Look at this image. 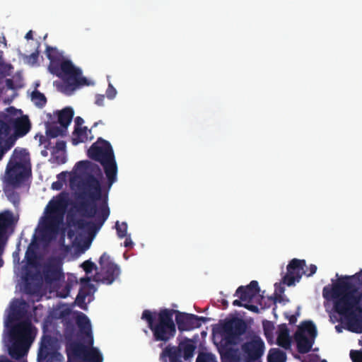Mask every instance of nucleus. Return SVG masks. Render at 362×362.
Instances as JSON below:
<instances>
[{
	"label": "nucleus",
	"instance_id": "79ce46f5",
	"mask_svg": "<svg viewBox=\"0 0 362 362\" xmlns=\"http://www.w3.org/2000/svg\"><path fill=\"white\" fill-rule=\"evenodd\" d=\"M12 313L16 317H21L24 315L25 310L19 306H13L12 308Z\"/></svg>",
	"mask_w": 362,
	"mask_h": 362
},
{
	"label": "nucleus",
	"instance_id": "69168bd1",
	"mask_svg": "<svg viewBox=\"0 0 362 362\" xmlns=\"http://www.w3.org/2000/svg\"><path fill=\"white\" fill-rule=\"evenodd\" d=\"M279 291H280V293H283L284 291V288H280Z\"/></svg>",
	"mask_w": 362,
	"mask_h": 362
},
{
	"label": "nucleus",
	"instance_id": "f704fd0d",
	"mask_svg": "<svg viewBox=\"0 0 362 362\" xmlns=\"http://www.w3.org/2000/svg\"><path fill=\"white\" fill-rule=\"evenodd\" d=\"M196 362H217L214 355L210 353H200Z\"/></svg>",
	"mask_w": 362,
	"mask_h": 362
},
{
	"label": "nucleus",
	"instance_id": "a18cd8bd",
	"mask_svg": "<svg viewBox=\"0 0 362 362\" xmlns=\"http://www.w3.org/2000/svg\"><path fill=\"white\" fill-rule=\"evenodd\" d=\"M317 271V267L315 264H310L305 272V275L307 276H313Z\"/></svg>",
	"mask_w": 362,
	"mask_h": 362
},
{
	"label": "nucleus",
	"instance_id": "f03ea898",
	"mask_svg": "<svg viewBox=\"0 0 362 362\" xmlns=\"http://www.w3.org/2000/svg\"><path fill=\"white\" fill-rule=\"evenodd\" d=\"M195 315L181 313L174 309L163 308L158 312L144 310L141 319L147 322L155 341L167 343L176 334V325L180 332L199 328Z\"/></svg>",
	"mask_w": 362,
	"mask_h": 362
},
{
	"label": "nucleus",
	"instance_id": "1a4fd4ad",
	"mask_svg": "<svg viewBox=\"0 0 362 362\" xmlns=\"http://www.w3.org/2000/svg\"><path fill=\"white\" fill-rule=\"evenodd\" d=\"M56 69L51 74L62 78L69 90H74L78 87L90 85L88 79L82 76L81 69L76 67L70 60L62 61Z\"/></svg>",
	"mask_w": 362,
	"mask_h": 362
},
{
	"label": "nucleus",
	"instance_id": "a211bd4d",
	"mask_svg": "<svg viewBox=\"0 0 362 362\" xmlns=\"http://www.w3.org/2000/svg\"><path fill=\"white\" fill-rule=\"evenodd\" d=\"M294 339L297 345V350L300 354L308 353L314 344L315 338L308 337L300 332H296Z\"/></svg>",
	"mask_w": 362,
	"mask_h": 362
},
{
	"label": "nucleus",
	"instance_id": "09e8293b",
	"mask_svg": "<svg viewBox=\"0 0 362 362\" xmlns=\"http://www.w3.org/2000/svg\"><path fill=\"white\" fill-rule=\"evenodd\" d=\"M54 159L58 164H63L66 160V157L64 154L61 156H54Z\"/></svg>",
	"mask_w": 362,
	"mask_h": 362
},
{
	"label": "nucleus",
	"instance_id": "de8ad7c7",
	"mask_svg": "<svg viewBox=\"0 0 362 362\" xmlns=\"http://www.w3.org/2000/svg\"><path fill=\"white\" fill-rule=\"evenodd\" d=\"M105 95H95V104L98 106L104 105Z\"/></svg>",
	"mask_w": 362,
	"mask_h": 362
},
{
	"label": "nucleus",
	"instance_id": "a19ab883",
	"mask_svg": "<svg viewBox=\"0 0 362 362\" xmlns=\"http://www.w3.org/2000/svg\"><path fill=\"white\" fill-rule=\"evenodd\" d=\"M117 94L116 89L113 87L112 84H109L107 90H106V95L109 99H113Z\"/></svg>",
	"mask_w": 362,
	"mask_h": 362
},
{
	"label": "nucleus",
	"instance_id": "bb28decb",
	"mask_svg": "<svg viewBox=\"0 0 362 362\" xmlns=\"http://www.w3.org/2000/svg\"><path fill=\"white\" fill-rule=\"evenodd\" d=\"M46 135L48 138H56L59 136L66 134L67 129L64 127H59L55 123H46Z\"/></svg>",
	"mask_w": 362,
	"mask_h": 362
},
{
	"label": "nucleus",
	"instance_id": "864d4df0",
	"mask_svg": "<svg viewBox=\"0 0 362 362\" xmlns=\"http://www.w3.org/2000/svg\"><path fill=\"white\" fill-rule=\"evenodd\" d=\"M245 308L248 309L249 310L255 312V313H258L259 312V308H257V306L254 305H247V304H245Z\"/></svg>",
	"mask_w": 362,
	"mask_h": 362
},
{
	"label": "nucleus",
	"instance_id": "c9c22d12",
	"mask_svg": "<svg viewBox=\"0 0 362 362\" xmlns=\"http://www.w3.org/2000/svg\"><path fill=\"white\" fill-rule=\"evenodd\" d=\"M117 234L119 238H123L127 236V224L126 222L119 223V221L116 222L115 225Z\"/></svg>",
	"mask_w": 362,
	"mask_h": 362
},
{
	"label": "nucleus",
	"instance_id": "7ed1b4c3",
	"mask_svg": "<svg viewBox=\"0 0 362 362\" xmlns=\"http://www.w3.org/2000/svg\"><path fill=\"white\" fill-rule=\"evenodd\" d=\"M247 329L246 322L239 317L227 320L220 325L218 332L221 340L217 347L222 362L240 361L238 350L233 346L238 345L242 341V336L245 334Z\"/></svg>",
	"mask_w": 362,
	"mask_h": 362
},
{
	"label": "nucleus",
	"instance_id": "39448f33",
	"mask_svg": "<svg viewBox=\"0 0 362 362\" xmlns=\"http://www.w3.org/2000/svg\"><path fill=\"white\" fill-rule=\"evenodd\" d=\"M80 210L85 212L87 217H95V222L88 221L83 218L76 220L74 225L80 230L89 235L95 234L110 215V209L107 203L103 204L98 209L96 203L84 202L80 204Z\"/></svg>",
	"mask_w": 362,
	"mask_h": 362
},
{
	"label": "nucleus",
	"instance_id": "37998d69",
	"mask_svg": "<svg viewBox=\"0 0 362 362\" xmlns=\"http://www.w3.org/2000/svg\"><path fill=\"white\" fill-rule=\"evenodd\" d=\"M55 150L53 151V154L56 153V151H64L66 148V142L64 141H58L56 143Z\"/></svg>",
	"mask_w": 362,
	"mask_h": 362
},
{
	"label": "nucleus",
	"instance_id": "338daca9",
	"mask_svg": "<svg viewBox=\"0 0 362 362\" xmlns=\"http://www.w3.org/2000/svg\"><path fill=\"white\" fill-rule=\"evenodd\" d=\"M98 124V122H95L94 124H93V127H96Z\"/></svg>",
	"mask_w": 362,
	"mask_h": 362
},
{
	"label": "nucleus",
	"instance_id": "9b49d317",
	"mask_svg": "<svg viewBox=\"0 0 362 362\" xmlns=\"http://www.w3.org/2000/svg\"><path fill=\"white\" fill-rule=\"evenodd\" d=\"M265 344L262 339L253 333L250 338L241 344L240 351L245 362H254L259 360L264 354Z\"/></svg>",
	"mask_w": 362,
	"mask_h": 362
},
{
	"label": "nucleus",
	"instance_id": "cd10ccee",
	"mask_svg": "<svg viewBox=\"0 0 362 362\" xmlns=\"http://www.w3.org/2000/svg\"><path fill=\"white\" fill-rule=\"evenodd\" d=\"M296 332H300L303 334H308L309 337L315 338L317 336V328L312 321H304L299 325Z\"/></svg>",
	"mask_w": 362,
	"mask_h": 362
},
{
	"label": "nucleus",
	"instance_id": "412c9836",
	"mask_svg": "<svg viewBox=\"0 0 362 362\" xmlns=\"http://www.w3.org/2000/svg\"><path fill=\"white\" fill-rule=\"evenodd\" d=\"M277 344L284 349H288L291 346V338L289 330L287 325L284 323L278 327V335L276 339Z\"/></svg>",
	"mask_w": 362,
	"mask_h": 362
},
{
	"label": "nucleus",
	"instance_id": "0eeeda50",
	"mask_svg": "<svg viewBox=\"0 0 362 362\" xmlns=\"http://www.w3.org/2000/svg\"><path fill=\"white\" fill-rule=\"evenodd\" d=\"M28 158L26 149L16 148L6 166L7 182L13 187H18L29 175L30 170L24 163Z\"/></svg>",
	"mask_w": 362,
	"mask_h": 362
},
{
	"label": "nucleus",
	"instance_id": "2eb2a0df",
	"mask_svg": "<svg viewBox=\"0 0 362 362\" xmlns=\"http://www.w3.org/2000/svg\"><path fill=\"white\" fill-rule=\"evenodd\" d=\"M305 267V259L296 258L291 259L287 265V272L282 278V283L288 286H293L296 282H298L303 274H305L304 270Z\"/></svg>",
	"mask_w": 362,
	"mask_h": 362
},
{
	"label": "nucleus",
	"instance_id": "ea45409f",
	"mask_svg": "<svg viewBox=\"0 0 362 362\" xmlns=\"http://www.w3.org/2000/svg\"><path fill=\"white\" fill-rule=\"evenodd\" d=\"M81 267L83 269L85 272L88 274H90L93 270L96 269V265L90 260H86L81 264Z\"/></svg>",
	"mask_w": 362,
	"mask_h": 362
},
{
	"label": "nucleus",
	"instance_id": "3c124183",
	"mask_svg": "<svg viewBox=\"0 0 362 362\" xmlns=\"http://www.w3.org/2000/svg\"><path fill=\"white\" fill-rule=\"evenodd\" d=\"M75 127H81V125L83 124V119L79 116L76 117L74 120Z\"/></svg>",
	"mask_w": 362,
	"mask_h": 362
},
{
	"label": "nucleus",
	"instance_id": "a878e982",
	"mask_svg": "<svg viewBox=\"0 0 362 362\" xmlns=\"http://www.w3.org/2000/svg\"><path fill=\"white\" fill-rule=\"evenodd\" d=\"M13 223V215L9 211H5L0 214V239H1L7 232L8 228ZM1 240H0L1 241Z\"/></svg>",
	"mask_w": 362,
	"mask_h": 362
},
{
	"label": "nucleus",
	"instance_id": "680f3d73",
	"mask_svg": "<svg viewBox=\"0 0 362 362\" xmlns=\"http://www.w3.org/2000/svg\"><path fill=\"white\" fill-rule=\"evenodd\" d=\"M65 176H66L65 173L62 172V173H59V174L57 175V177H58V179H59V180H61V179H62V178H64V177H65Z\"/></svg>",
	"mask_w": 362,
	"mask_h": 362
},
{
	"label": "nucleus",
	"instance_id": "7c9ffc66",
	"mask_svg": "<svg viewBox=\"0 0 362 362\" xmlns=\"http://www.w3.org/2000/svg\"><path fill=\"white\" fill-rule=\"evenodd\" d=\"M31 100L35 105L39 107H44L47 103L45 95L38 90L33 91L31 94Z\"/></svg>",
	"mask_w": 362,
	"mask_h": 362
},
{
	"label": "nucleus",
	"instance_id": "e433bc0d",
	"mask_svg": "<svg viewBox=\"0 0 362 362\" xmlns=\"http://www.w3.org/2000/svg\"><path fill=\"white\" fill-rule=\"evenodd\" d=\"M88 296V293L84 291L83 288H81L77 294L76 298V303L78 306L81 308H84L85 300L86 296Z\"/></svg>",
	"mask_w": 362,
	"mask_h": 362
},
{
	"label": "nucleus",
	"instance_id": "052dcab7",
	"mask_svg": "<svg viewBox=\"0 0 362 362\" xmlns=\"http://www.w3.org/2000/svg\"><path fill=\"white\" fill-rule=\"evenodd\" d=\"M8 198L11 199L12 197H13L14 198H17L18 199V195L17 193L16 192H13L12 194H9L8 195Z\"/></svg>",
	"mask_w": 362,
	"mask_h": 362
},
{
	"label": "nucleus",
	"instance_id": "4be33fe9",
	"mask_svg": "<svg viewBox=\"0 0 362 362\" xmlns=\"http://www.w3.org/2000/svg\"><path fill=\"white\" fill-rule=\"evenodd\" d=\"M13 127L17 136H25L30 129V122L28 117L17 118L13 121Z\"/></svg>",
	"mask_w": 362,
	"mask_h": 362
},
{
	"label": "nucleus",
	"instance_id": "13d9d810",
	"mask_svg": "<svg viewBox=\"0 0 362 362\" xmlns=\"http://www.w3.org/2000/svg\"><path fill=\"white\" fill-rule=\"evenodd\" d=\"M25 38L27 39V40H32L33 38V31L32 30H29L25 36Z\"/></svg>",
	"mask_w": 362,
	"mask_h": 362
},
{
	"label": "nucleus",
	"instance_id": "603ef678",
	"mask_svg": "<svg viewBox=\"0 0 362 362\" xmlns=\"http://www.w3.org/2000/svg\"><path fill=\"white\" fill-rule=\"evenodd\" d=\"M38 56H39V52L37 50H36L35 52L32 53L30 55V59L32 60L33 63H35L37 61Z\"/></svg>",
	"mask_w": 362,
	"mask_h": 362
},
{
	"label": "nucleus",
	"instance_id": "9d476101",
	"mask_svg": "<svg viewBox=\"0 0 362 362\" xmlns=\"http://www.w3.org/2000/svg\"><path fill=\"white\" fill-rule=\"evenodd\" d=\"M99 264L100 271L95 273L93 280L107 285L112 284L120 274L119 266L111 261L110 257L106 252L100 256Z\"/></svg>",
	"mask_w": 362,
	"mask_h": 362
},
{
	"label": "nucleus",
	"instance_id": "393cba45",
	"mask_svg": "<svg viewBox=\"0 0 362 362\" xmlns=\"http://www.w3.org/2000/svg\"><path fill=\"white\" fill-rule=\"evenodd\" d=\"M27 351L28 348L20 341L13 342L8 349V354L16 360L23 358L27 354Z\"/></svg>",
	"mask_w": 362,
	"mask_h": 362
},
{
	"label": "nucleus",
	"instance_id": "e2e57ef3",
	"mask_svg": "<svg viewBox=\"0 0 362 362\" xmlns=\"http://www.w3.org/2000/svg\"><path fill=\"white\" fill-rule=\"evenodd\" d=\"M222 304L225 306V308H226L228 305V301L226 300H223Z\"/></svg>",
	"mask_w": 362,
	"mask_h": 362
},
{
	"label": "nucleus",
	"instance_id": "774afa93",
	"mask_svg": "<svg viewBox=\"0 0 362 362\" xmlns=\"http://www.w3.org/2000/svg\"><path fill=\"white\" fill-rule=\"evenodd\" d=\"M320 362H327L325 359L320 361Z\"/></svg>",
	"mask_w": 362,
	"mask_h": 362
},
{
	"label": "nucleus",
	"instance_id": "5701e85b",
	"mask_svg": "<svg viewBox=\"0 0 362 362\" xmlns=\"http://www.w3.org/2000/svg\"><path fill=\"white\" fill-rule=\"evenodd\" d=\"M31 322L25 320L16 325L12 329L11 334L13 337L24 339L30 336L31 332Z\"/></svg>",
	"mask_w": 362,
	"mask_h": 362
},
{
	"label": "nucleus",
	"instance_id": "6e6552de",
	"mask_svg": "<svg viewBox=\"0 0 362 362\" xmlns=\"http://www.w3.org/2000/svg\"><path fill=\"white\" fill-rule=\"evenodd\" d=\"M94 339L73 341L66 346L69 361L80 362H103V356L98 348L93 346Z\"/></svg>",
	"mask_w": 362,
	"mask_h": 362
},
{
	"label": "nucleus",
	"instance_id": "5fc2aeb1",
	"mask_svg": "<svg viewBox=\"0 0 362 362\" xmlns=\"http://www.w3.org/2000/svg\"><path fill=\"white\" fill-rule=\"evenodd\" d=\"M286 317L288 319L289 323L291 325L295 324L297 321L296 315H291L290 316H286Z\"/></svg>",
	"mask_w": 362,
	"mask_h": 362
},
{
	"label": "nucleus",
	"instance_id": "dca6fc26",
	"mask_svg": "<svg viewBox=\"0 0 362 362\" xmlns=\"http://www.w3.org/2000/svg\"><path fill=\"white\" fill-rule=\"evenodd\" d=\"M94 175H86L83 179L85 188L88 191V195L92 199L91 202H95L101 198V184L100 180Z\"/></svg>",
	"mask_w": 362,
	"mask_h": 362
},
{
	"label": "nucleus",
	"instance_id": "2f4dec72",
	"mask_svg": "<svg viewBox=\"0 0 362 362\" xmlns=\"http://www.w3.org/2000/svg\"><path fill=\"white\" fill-rule=\"evenodd\" d=\"M268 362H285L286 355L280 350L270 351L267 357Z\"/></svg>",
	"mask_w": 362,
	"mask_h": 362
},
{
	"label": "nucleus",
	"instance_id": "b1692460",
	"mask_svg": "<svg viewBox=\"0 0 362 362\" xmlns=\"http://www.w3.org/2000/svg\"><path fill=\"white\" fill-rule=\"evenodd\" d=\"M58 117V122L62 127L67 129L68 126L71 123L74 112L72 107H66L57 112Z\"/></svg>",
	"mask_w": 362,
	"mask_h": 362
},
{
	"label": "nucleus",
	"instance_id": "49530a36",
	"mask_svg": "<svg viewBox=\"0 0 362 362\" xmlns=\"http://www.w3.org/2000/svg\"><path fill=\"white\" fill-rule=\"evenodd\" d=\"M49 138L46 136L41 135L40 136V143L41 144H45V147L46 148H49V146L51 144V142L48 139Z\"/></svg>",
	"mask_w": 362,
	"mask_h": 362
},
{
	"label": "nucleus",
	"instance_id": "0e129e2a",
	"mask_svg": "<svg viewBox=\"0 0 362 362\" xmlns=\"http://www.w3.org/2000/svg\"><path fill=\"white\" fill-rule=\"evenodd\" d=\"M42 155L44 156H46L47 155V153L46 151H42L41 152Z\"/></svg>",
	"mask_w": 362,
	"mask_h": 362
},
{
	"label": "nucleus",
	"instance_id": "ddd939ff",
	"mask_svg": "<svg viewBox=\"0 0 362 362\" xmlns=\"http://www.w3.org/2000/svg\"><path fill=\"white\" fill-rule=\"evenodd\" d=\"M63 359L62 354L57 351L55 339L48 334L43 335L37 353V361H54L55 362H62Z\"/></svg>",
	"mask_w": 362,
	"mask_h": 362
},
{
	"label": "nucleus",
	"instance_id": "c03bdc74",
	"mask_svg": "<svg viewBox=\"0 0 362 362\" xmlns=\"http://www.w3.org/2000/svg\"><path fill=\"white\" fill-rule=\"evenodd\" d=\"M194 320H196V324H197L199 325V327H200L202 323H205L209 321L210 319L206 317L198 316L195 315Z\"/></svg>",
	"mask_w": 362,
	"mask_h": 362
},
{
	"label": "nucleus",
	"instance_id": "f257e3e1",
	"mask_svg": "<svg viewBox=\"0 0 362 362\" xmlns=\"http://www.w3.org/2000/svg\"><path fill=\"white\" fill-rule=\"evenodd\" d=\"M322 296L332 301L334 311L346 319L349 331L362 333V269L339 276L331 288H323Z\"/></svg>",
	"mask_w": 362,
	"mask_h": 362
},
{
	"label": "nucleus",
	"instance_id": "58836bf2",
	"mask_svg": "<svg viewBox=\"0 0 362 362\" xmlns=\"http://www.w3.org/2000/svg\"><path fill=\"white\" fill-rule=\"evenodd\" d=\"M247 290L250 291L252 293H254L255 297L259 294L260 288L258 282L255 280L251 281L250 283L245 286Z\"/></svg>",
	"mask_w": 362,
	"mask_h": 362
},
{
	"label": "nucleus",
	"instance_id": "6e6d98bb",
	"mask_svg": "<svg viewBox=\"0 0 362 362\" xmlns=\"http://www.w3.org/2000/svg\"><path fill=\"white\" fill-rule=\"evenodd\" d=\"M132 245H133V243L131 240L130 236L127 237L124 242V247H131V246H132Z\"/></svg>",
	"mask_w": 362,
	"mask_h": 362
},
{
	"label": "nucleus",
	"instance_id": "aec40b11",
	"mask_svg": "<svg viewBox=\"0 0 362 362\" xmlns=\"http://www.w3.org/2000/svg\"><path fill=\"white\" fill-rule=\"evenodd\" d=\"M76 166L79 170L86 171L87 175H94L95 177H98V178L103 177V173L100 166L90 160L78 161L76 164Z\"/></svg>",
	"mask_w": 362,
	"mask_h": 362
},
{
	"label": "nucleus",
	"instance_id": "20e7f679",
	"mask_svg": "<svg viewBox=\"0 0 362 362\" xmlns=\"http://www.w3.org/2000/svg\"><path fill=\"white\" fill-rule=\"evenodd\" d=\"M87 156L101 164L107 180L108 187H111L117 181V165L110 143L99 137L88 148Z\"/></svg>",
	"mask_w": 362,
	"mask_h": 362
},
{
	"label": "nucleus",
	"instance_id": "8fccbe9b",
	"mask_svg": "<svg viewBox=\"0 0 362 362\" xmlns=\"http://www.w3.org/2000/svg\"><path fill=\"white\" fill-rule=\"evenodd\" d=\"M62 187H63V183L60 180L54 182L52 184V189H53L60 190L62 189Z\"/></svg>",
	"mask_w": 362,
	"mask_h": 362
},
{
	"label": "nucleus",
	"instance_id": "423d86ee",
	"mask_svg": "<svg viewBox=\"0 0 362 362\" xmlns=\"http://www.w3.org/2000/svg\"><path fill=\"white\" fill-rule=\"evenodd\" d=\"M68 204L69 200L64 193H60L49 202L42 222V227L46 231L52 234L59 232L61 226L64 223Z\"/></svg>",
	"mask_w": 362,
	"mask_h": 362
},
{
	"label": "nucleus",
	"instance_id": "72a5a7b5",
	"mask_svg": "<svg viewBox=\"0 0 362 362\" xmlns=\"http://www.w3.org/2000/svg\"><path fill=\"white\" fill-rule=\"evenodd\" d=\"M14 145V140L12 138L6 139L3 143V146L0 144V160L4 155Z\"/></svg>",
	"mask_w": 362,
	"mask_h": 362
},
{
	"label": "nucleus",
	"instance_id": "4468645a",
	"mask_svg": "<svg viewBox=\"0 0 362 362\" xmlns=\"http://www.w3.org/2000/svg\"><path fill=\"white\" fill-rule=\"evenodd\" d=\"M196 349L193 342L187 339L181 341L177 346H167L161 352L160 359L166 361V357H174L180 359L183 356L185 361L192 358Z\"/></svg>",
	"mask_w": 362,
	"mask_h": 362
},
{
	"label": "nucleus",
	"instance_id": "f3484780",
	"mask_svg": "<svg viewBox=\"0 0 362 362\" xmlns=\"http://www.w3.org/2000/svg\"><path fill=\"white\" fill-rule=\"evenodd\" d=\"M76 325L79 329V337L81 341L93 339L90 321L83 313L77 316Z\"/></svg>",
	"mask_w": 362,
	"mask_h": 362
},
{
	"label": "nucleus",
	"instance_id": "473e14b6",
	"mask_svg": "<svg viewBox=\"0 0 362 362\" xmlns=\"http://www.w3.org/2000/svg\"><path fill=\"white\" fill-rule=\"evenodd\" d=\"M11 127L10 125L0 119V144L4 142L8 139V136L10 133Z\"/></svg>",
	"mask_w": 362,
	"mask_h": 362
},
{
	"label": "nucleus",
	"instance_id": "f8f14e48",
	"mask_svg": "<svg viewBox=\"0 0 362 362\" xmlns=\"http://www.w3.org/2000/svg\"><path fill=\"white\" fill-rule=\"evenodd\" d=\"M63 261L59 257H48L41 266L42 277L47 284H52L64 278Z\"/></svg>",
	"mask_w": 362,
	"mask_h": 362
},
{
	"label": "nucleus",
	"instance_id": "bf43d9fd",
	"mask_svg": "<svg viewBox=\"0 0 362 362\" xmlns=\"http://www.w3.org/2000/svg\"><path fill=\"white\" fill-rule=\"evenodd\" d=\"M170 359V362H182L181 359L176 358L174 357H168Z\"/></svg>",
	"mask_w": 362,
	"mask_h": 362
},
{
	"label": "nucleus",
	"instance_id": "c85d7f7f",
	"mask_svg": "<svg viewBox=\"0 0 362 362\" xmlns=\"http://www.w3.org/2000/svg\"><path fill=\"white\" fill-rule=\"evenodd\" d=\"M88 129L86 127H75L74 131V137L72 139V144L77 145L79 143L86 142L88 140Z\"/></svg>",
	"mask_w": 362,
	"mask_h": 362
},
{
	"label": "nucleus",
	"instance_id": "4d7b16f0",
	"mask_svg": "<svg viewBox=\"0 0 362 362\" xmlns=\"http://www.w3.org/2000/svg\"><path fill=\"white\" fill-rule=\"evenodd\" d=\"M243 301H242L240 299V300H235L233 302V305L234 306L244 307L245 308V304H243Z\"/></svg>",
	"mask_w": 362,
	"mask_h": 362
},
{
	"label": "nucleus",
	"instance_id": "c756f323",
	"mask_svg": "<svg viewBox=\"0 0 362 362\" xmlns=\"http://www.w3.org/2000/svg\"><path fill=\"white\" fill-rule=\"evenodd\" d=\"M235 296H238L239 298L243 302L250 303L255 298L254 293H252L250 291L247 290L244 286H239L236 291Z\"/></svg>",
	"mask_w": 362,
	"mask_h": 362
},
{
	"label": "nucleus",
	"instance_id": "4c0bfd02",
	"mask_svg": "<svg viewBox=\"0 0 362 362\" xmlns=\"http://www.w3.org/2000/svg\"><path fill=\"white\" fill-rule=\"evenodd\" d=\"M264 333L267 339H269L273 335L274 326L272 322L266 321L263 322Z\"/></svg>",
	"mask_w": 362,
	"mask_h": 362
},
{
	"label": "nucleus",
	"instance_id": "6ab92c4d",
	"mask_svg": "<svg viewBox=\"0 0 362 362\" xmlns=\"http://www.w3.org/2000/svg\"><path fill=\"white\" fill-rule=\"evenodd\" d=\"M45 53L49 60L48 69L51 73L54 69L56 70V68L60 65L61 62L63 61V57L56 47H52L49 45H47Z\"/></svg>",
	"mask_w": 362,
	"mask_h": 362
}]
</instances>
